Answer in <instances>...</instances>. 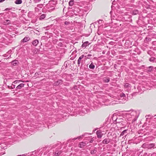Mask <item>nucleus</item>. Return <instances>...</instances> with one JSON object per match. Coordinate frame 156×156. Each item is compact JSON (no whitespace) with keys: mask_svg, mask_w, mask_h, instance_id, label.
<instances>
[{"mask_svg":"<svg viewBox=\"0 0 156 156\" xmlns=\"http://www.w3.org/2000/svg\"><path fill=\"white\" fill-rule=\"evenodd\" d=\"M142 147L143 148L148 149H151L152 148H156V143L150 144L145 143L142 145Z\"/></svg>","mask_w":156,"mask_h":156,"instance_id":"obj_1","label":"nucleus"},{"mask_svg":"<svg viewBox=\"0 0 156 156\" xmlns=\"http://www.w3.org/2000/svg\"><path fill=\"white\" fill-rule=\"evenodd\" d=\"M56 4V1L54 0H51L46 5V7L48 9L51 8V9H54L55 6Z\"/></svg>","mask_w":156,"mask_h":156,"instance_id":"obj_2","label":"nucleus"},{"mask_svg":"<svg viewBox=\"0 0 156 156\" xmlns=\"http://www.w3.org/2000/svg\"><path fill=\"white\" fill-rule=\"evenodd\" d=\"M112 141V139L109 138H106L104 139L102 141V143L104 144H107Z\"/></svg>","mask_w":156,"mask_h":156,"instance_id":"obj_3","label":"nucleus"},{"mask_svg":"<svg viewBox=\"0 0 156 156\" xmlns=\"http://www.w3.org/2000/svg\"><path fill=\"white\" fill-rule=\"evenodd\" d=\"M154 67L153 66H151L147 67L146 69V72L148 73L151 72L153 70Z\"/></svg>","mask_w":156,"mask_h":156,"instance_id":"obj_4","label":"nucleus"},{"mask_svg":"<svg viewBox=\"0 0 156 156\" xmlns=\"http://www.w3.org/2000/svg\"><path fill=\"white\" fill-rule=\"evenodd\" d=\"M97 137L98 138H101L102 136V134L101 133V132L100 130L97 131L96 132Z\"/></svg>","mask_w":156,"mask_h":156,"instance_id":"obj_5","label":"nucleus"},{"mask_svg":"<svg viewBox=\"0 0 156 156\" xmlns=\"http://www.w3.org/2000/svg\"><path fill=\"white\" fill-rule=\"evenodd\" d=\"M24 86V84L23 83H21L18 85L16 88V90H17L18 89H20L23 87Z\"/></svg>","mask_w":156,"mask_h":156,"instance_id":"obj_6","label":"nucleus"},{"mask_svg":"<svg viewBox=\"0 0 156 156\" xmlns=\"http://www.w3.org/2000/svg\"><path fill=\"white\" fill-rule=\"evenodd\" d=\"M86 144L85 142H82L80 143L78 145V146L79 147L81 148H82L84 147Z\"/></svg>","mask_w":156,"mask_h":156,"instance_id":"obj_7","label":"nucleus"},{"mask_svg":"<svg viewBox=\"0 0 156 156\" xmlns=\"http://www.w3.org/2000/svg\"><path fill=\"white\" fill-rule=\"evenodd\" d=\"M83 44H82L81 47H82L84 48L90 44V43L88 41H85L84 43L83 42Z\"/></svg>","mask_w":156,"mask_h":156,"instance_id":"obj_8","label":"nucleus"},{"mask_svg":"<svg viewBox=\"0 0 156 156\" xmlns=\"http://www.w3.org/2000/svg\"><path fill=\"white\" fill-rule=\"evenodd\" d=\"M62 81L61 80H59L55 82L54 85L55 86H58L60 84H62Z\"/></svg>","mask_w":156,"mask_h":156,"instance_id":"obj_9","label":"nucleus"},{"mask_svg":"<svg viewBox=\"0 0 156 156\" xmlns=\"http://www.w3.org/2000/svg\"><path fill=\"white\" fill-rule=\"evenodd\" d=\"M84 56L83 55H82L79 58L77 61L78 66H80L81 61V60L84 57Z\"/></svg>","mask_w":156,"mask_h":156,"instance_id":"obj_10","label":"nucleus"},{"mask_svg":"<svg viewBox=\"0 0 156 156\" xmlns=\"http://www.w3.org/2000/svg\"><path fill=\"white\" fill-rule=\"evenodd\" d=\"M139 14V11L137 9H134L133 10L132 14L133 15H137Z\"/></svg>","mask_w":156,"mask_h":156,"instance_id":"obj_11","label":"nucleus"},{"mask_svg":"<svg viewBox=\"0 0 156 156\" xmlns=\"http://www.w3.org/2000/svg\"><path fill=\"white\" fill-rule=\"evenodd\" d=\"M30 39V38L28 37H25L21 41L23 42H25L29 41Z\"/></svg>","mask_w":156,"mask_h":156,"instance_id":"obj_12","label":"nucleus"},{"mask_svg":"<svg viewBox=\"0 0 156 156\" xmlns=\"http://www.w3.org/2000/svg\"><path fill=\"white\" fill-rule=\"evenodd\" d=\"M128 131V129H125L124 130H123V131H122L120 135V136H123L125 135H127V131Z\"/></svg>","mask_w":156,"mask_h":156,"instance_id":"obj_13","label":"nucleus"},{"mask_svg":"<svg viewBox=\"0 0 156 156\" xmlns=\"http://www.w3.org/2000/svg\"><path fill=\"white\" fill-rule=\"evenodd\" d=\"M38 43H39V41H38V40H35L34 41L32 42V44L34 46H36L37 45V44Z\"/></svg>","mask_w":156,"mask_h":156,"instance_id":"obj_14","label":"nucleus"},{"mask_svg":"<svg viewBox=\"0 0 156 156\" xmlns=\"http://www.w3.org/2000/svg\"><path fill=\"white\" fill-rule=\"evenodd\" d=\"M108 135H111L112 136V138L113 139H115L116 138V134L115 133H113V135H112V133H108Z\"/></svg>","mask_w":156,"mask_h":156,"instance_id":"obj_15","label":"nucleus"},{"mask_svg":"<svg viewBox=\"0 0 156 156\" xmlns=\"http://www.w3.org/2000/svg\"><path fill=\"white\" fill-rule=\"evenodd\" d=\"M46 15L45 14H43L40 16L39 18V20H42L44 19L46 17Z\"/></svg>","mask_w":156,"mask_h":156,"instance_id":"obj_16","label":"nucleus"},{"mask_svg":"<svg viewBox=\"0 0 156 156\" xmlns=\"http://www.w3.org/2000/svg\"><path fill=\"white\" fill-rule=\"evenodd\" d=\"M61 153L62 151H56L55 152L54 155L55 156H59Z\"/></svg>","mask_w":156,"mask_h":156,"instance_id":"obj_17","label":"nucleus"},{"mask_svg":"<svg viewBox=\"0 0 156 156\" xmlns=\"http://www.w3.org/2000/svg\"><path fill=\"white\" fill-rule=\"evenodd\" d=\"M95 67V66L92 63H91L89 66V68L91 69H94Z\"/></svg>","mask_w":156,"mask_h":156,"instance_id":"obj_18","label":"nucleus"},{"mask_svg":"<svg viewBox=\"0 0 156 156\" xmlns=\"http://www.w3.org/2000/svg\"><path fill=\"white\" fill-rule=\"evenodd\" d=\"M12 65L13 66H16L18 63V61L17 60H14L12 62Z\"/></svg>","mask_w":156,"mask_h":156,"instance_id":"obj_19","label":"nucleus"},{"mask_svg":"<svg viewBox=\"0 0 156 156\" xmlns=\"http://www.w3.org/2000/svg\"><path fill=\"white\" fill-rule=\"evenodd\" d=\"M22 0H16L15 3L16 4H20L22 3Z\"/></svg>","mask_w":156,"mask_h":156,"instance_id":"obj_20","label":"nucleus"},{"mask_svg":"<svg viewBox=\"0 0 156 156\" xmlns=\"http://www.w3.org/2000/svg\"><path fill=\"white\" fill-rule=\"evenodd\" d=\"M15 84H14L13 83V82L12 83V86H11L10 87V86H8L9 88V89H10V88H11V89H14V88H15Z\"/></svg>","mask_w":156,"mask_h":156,"instance_id":"obj_21","label":"nucleus"},{"mask_svg":"<svg viewBox=\"0 0 156 156\" xmlns=\"http://www.w3.org/2000/svg\"><path fill=\"white\" fill-rule=\"evenodd\" d=\"M97 152V151L96 149L92 150L90 151V154H94L96 153Z\"/></svg>","mask_w":156,"mask_h":156,"instance_id":"obj_22","label":"nucleus"},{"mask_svg":"<svg viewBox=\"0 0 156 156\" xmlns=\"http://www.w3.org/2000/svg\"><path fill=\"white\" fill-rule=\"evenodd\" d=\"M156 59V58H155L151 57L149 59V60L151 62H154Z\"/></svg>","mask_w":156,"mask_h":156,"instance_id":"obj_23","label":"nucleus"},{"mask_svg":"<svg viewBox=\"0 0 156 156\" xmlns=\"http://www.w3.org/2000/svg\"><path fill=\"white\" fill-rule=\"evenodd\" d=\"M69 5L70 6H72L74 4V1L73 0L70 1L69 2Z\"/></svg>","mask_w":156,"mask_h":156,"instance_id":"obj_24","label":"nucleus"},{"mask_svg":"<svg viewBox=\"0 0 156 156\" xmlns=\"http://www.w3.org/2000/svg\"><path fill=\"white\" fill-rule=\"evenodd\" d=\"M10 13L11 14V16L13 17H16L17 16V15L16 14L13 12H11Z\"/></svg>","mask_w":156,"mask_h":156,"instance_id":"obj_25","label":"nucleus"},{"mask_svg":"<svg viewBox=\"0 0 156 156\" xmlns=\"http://www.w3.org/2000/svg\"><path fill=\"white\" fill-rule=\"evenodd\" d=\"M38 75H39V72H37L35 73L34 77H36V78H39V77L38 76Z\"/></svg>","mask_w":156,"mask_h":156,"instance_id":"obj_26","label":"nucleus"},{"mask_svg":"<svg viewBox=\"0 0 156 156\" xmlns=\"http://www.w3.org/2000/svg\"><path fill=\"white\" fill-rule=\"evenodd\" d=\"M43 6V4H39L37 5V7L40 8H42Z\"/></svg>","mask_w":156,"mask_h":156,"instance_id":"obj_27","label":"nucleus"},{"mask_svg":"<svg viewBox=\"0 0 156 156\" xmlns=\"http://www.w3.org/2000/svg\"><path fill=\"white\" fill-rule=\"evenodd\" d=\"M39 52V51L38 49L35 48L34 50V53H35V54H37Z\"/></svg>","mask_w":156,"mask_h":156,"instance_id":"obj_28","label":"nucleus"},{"mask_svg":"<svg viewBox=\"0 0 156 156\" xmlns=\"http://www.w3.org/2000/svg\"><path fill=\"white\" fill-rule=\"evenodd\" d=\"M145 40L149 42L151 40V38L149 37H146L145 38Z\"/></svg>","mask_w":156,"mask_h":156,"instance_id":"obj_29","label":"nucleus"},{"mask_svg":"<svg viewBox=\"0 0 156 156\" xmlns=\"http://www.w3.org/2000/svg\"><path fill=\"white\" fill-rule=\"evenodd\" d=\"M20 81H21L20 80H15L13 82V83L15 84H17V83H19Z\"/></svg>","mask_w":156,"mask_h":156,"instance_id":"obj_30","label":"nucleus"},{"mask_svg":"<svg viewBox=\"0 0 156 156\" xmlns=\"http://www.w3.org/2000/svg\"><path fill=\"white\" fill-rule=\"evenodd\" d=\"M130 86V84H129L128 83H126L125 84L124 86H125V87L129 88V87Z\"/></svg>","mask_w":156,"mask_h":156,"instance_id":"obj_31","label":"nucleus"},{"mask_svg":"<svg viewBox=\"0 0 156 156\" xmlns=\"http://www.w3.org/2000/svg\"><path fill=\"white\" fill-rule=\"evenodd\" d=\"M83 136V135H82V136H78V137H77L76 138H75L73 139V140H76V139H79L80 138H81V137Z\"/></svg>","mask_w":156,"mask_h":156,"instance_id":"obj_32","label":"nucleus"},{"mask_svg":"<svg viewBox=\"0 0 156 156\" xmlns=\"http://www.w3.org/2000/svg\"><path fill=\"white\" fill-rule=\"evenodd\" d=\"M41 1V0H34L33 1L34 3H37Z\"/></svg>","mask_w":156,"mask_h":156,"instance_id":"obj_33","label":"nucleus"},{"mask_svg":"<svg viewBox=\"0 0 156 156\" xmlns=\"http://www.w3.org/2000/svg\"><path fill=\"white\" fill-rule=\"evenodd\" d=\"M70 23V22H69L66 21L64 22V24L66 25H68Z\"/></svg>","mask_w":156,"mask_h":156,"instance_id":"obj_34","label":"nucleus"},{"mask_svg":"<svg viewBox=\"0 0 156 156\" xmlns=\"http://www.w3.org/2000/svg\"><path fill=\"white\" fill-rule=\"evenodd\" d=\"M120 97H126V95L124 93H122L120 94Z\"/></svg>","mask_w":156,"mask_h":156,"instance_id":"obj_35","label":"nucleus"},{"mask_svg":"<svg viewBox=\"0 0 156 156\" xmlns=\"http://www.w3.org/2000/svg\"><path fill=\"white\" fill-rule=\"evenodd\" d=\"M12 9V8H7L4 10L5 11H7V10H11Z\"/></svg>","mask_w":156,"mask_h":156,"instance_id":"obj_36","label":"nucleus"},{"mask_svg":"<svg viewBox=\"0 0 156 156\" xmlns=\"http://www.w3.org/2000/svg\"><path fill=\"white\" fill-rule=\"evenodd\" d=\"M110 81V79L109 78H108L105 80V82L106 83H108Z\"/></svg>","mask_w":156,"mask_h":156,"instance_id":"obj_37","label":"nucleus"},{"mask_svg":"<svg viewBox=\"0 0 156 156\" xmlns=\"http://www.w3.org/2000/svg\"><path fill=\"white\" fill-rule=\"evenodd\" d=\"M3 24L4 25H9V23L7 22V21L4 22H3Z\"/></svg>","mask_w":156,"mask_h":156,"instance_id":"obj_38","label":"nucleus"},{"mask_svg":"<svg viewBox=\"0 0 156 156\" xmlns=\"http://www.w3.org/2000/svg\"><path fill=\"white\" fill-rule=\"evenodd\" d=\"M5 21H7L9 24L11 23L10 21L9 20H5Z\"/></svg>","mask_w":156,"mask_h":156,"instance_id":"obj_39","label":"nucleus"},{"mask_svg":"<svg viewBox=\"0 0 156 156\" xmlns=\"http://www.w3.org/2000/svg\"><path fill=\"white\" fill-rule=\"evenodd\" d=\"M47 148V147H43L42 148V150H43V151L46 150Z\"/></svg>","mask_w":156,"mask_h":156,"instance_id":"obj_40","label":"nucleus"},{"mask_svg":"<svg viewBox=\"0 0 156 156\" xmlns=\"http://www.w3.org/2000/svg\"><path fill=\"white\" fill-rule=\"evenodd\" d=\"M92 56V55H90V54H88V55H87V57H90V56Z\"/></svg>","mask_w":156,"mask_h":156,"instance_id":"obj_41","label":"nucleus"},{"mask_svg":"<svg viewBox=\"0 0 156 156\" xmlns=\"http://www.w3.org/2000/svg\"><path fill=\"white\" fill-rule=\"evenodd\" d=\"M85 60H87V59H90V58L88 57H86V56H85Z\"/></svg>","mask_w":156,"mask_h":156,"instance_id":"obj_42","label":"nucleus"},{"mask_svg":"<svg viewBox=\"0 0 156 156\" xmlns=\"http://www.w3.org/2000/svg\"><path fill=\"white\" fill-rule=\"evenodd\" d=\"M39 10V9L38 8L36 7L35 8V11H37V10Z\"/></svg>","mask_w":156,"mask_h":156,"instance_id":"obj_43","label":"nucleus"},{"mask_svg":"<svg viewBox=\"0 0 156 156\" xmlns=\"http://www.w3.org/2000/svg\"><path fill=\"white\" fill-rule=\"evenodd\" d=\"M25 154H22V155H18L17 156H25Z\"/></svg>","mask_w":156,"mask_h":156,"instance_id":"obj_44","label":"nucleus"},{"mask_svg":"<svg viewBox=\"0 0 156 156\" xmlns=\"http://www.w3.org/2000/svg\"><path fill=\"white\" fill-rule=\"evenodd\" d=\"M93 140H93L92 139L90 141V143H92Z\"/></svg>","mask_w":156,"mask_h":156,"instance_id":"obj_45","label":"nucleus"},{"mask_svg":"<svg viewBox=\"0 0 156 156\" xmlns=\"http://www.w3.org/2000/svg\"><path fill=\"white\" fill-rule=\"evenodd\" d=\"M5 0H0V2H2L5 1Z\"/></svg>","mask_w":156,"mask_h":156,"instance_id":"obj_46","label":"nucleus"},{"mask_svg":"<svg viewBox=\"0 0 156 156\" xmlns=\"http://www.w3.org/2000/svg\"><path fill=\"white\" fill-rule=\"evenodd\" d=\"M45 37L44 36H42L41 37V38L42 39H44V38H45Z\"/></svg>","mask_w":156,"mask_h":156,"instance_id":"obj_47","label":"nucleus"},{"mask_svg":"<svg viewBox=\"0 0 156 156\" xmlns=\"http://www.w3.org/2000/svg\"><path fill=\"white\" fill-rule=\"evenodd\" d=\"M41 75V73H40L39 72V75Z\"/></svg>","mask_w":156,"mask_h":156,"instance_id":"obj_48","label":"nucleus"},{"mask_svg":"<svg viewBox=\"0 0 156 156\" xmlns=\"http://www.w3.org/2000/svg\"><path fill=\"white\" fill-rule=\"evenodd\" d=\"M4 14V13H0V15H2Z\"/></svg>","mask_w":156,"mask_h":156,"instance_id":"obj_49","label":"nucleus"},{"mask_svg":"<svg viewBox=\"0 0 156 156\" xmlns=\"http://www.w3.org/2000/svg\"><path fill=\"white\" fill-rule=\"evenodd\" d=\"M45 34H48V32H45Z\"/></svg>","mask_w":156,"mask_h":156,"instance_id":"obj_50","label":"nucleus"},{"mask_svg":"<svg viewBox=\"0 0 156 156\" xmlns=\"http://www.w3.org/2000/svg\"><path fill=\"white\" fill-rule=\"evenodd\" d=\"M116 64H115L114 65V67H116Z\"/></svg>","mask_w":156,"mask_h":156,"instance_id":"obj_51","label":"nucleus"},{"mask_svg":"<svg viewBox=\"0 0 156 156\" xmlns=\"http://www.w3.org/2000/svg\"><path fill=\"white\" fill-rule=\"evenodd\" d=\"M74 11L73 12H74V13L75 14V10H74Z\"/></svg>","mask_w":156,"mask_h":156,"instance_id":"obj_52","label":"nucleus"},{"mask_svg":"<svg viewBox=\"0 0 156 156\" xmlns=\"http://www.w3.org/2000/svg\"><path fill=\"white\" fill-rule=\"evenodd\" d=\"M154 69H155V70H156V67H155L154 68Z\"/></svg>","mask_w":156,"mask_h":156,"instance_id":"obj_53","label":"nucleus"},{"mask_svg":"<svg viewBox=\"0 0 156 156\" xmlns=\"http://www.w3.org/2000/svg\"><path fill=\"white\" fill-rule=\"evenodd\" d=\"M41 45H42V43H41Z\"/></svg>","mask_w":156,"mask_h":156,"instance_id":"obj_54","label":"nucleus"},{"mask_svg":"<svg viewBox=\"0 0 156 156\" xmlns=\"http://www.w3.org/2000/svg\"><path fill=\"white\" fill-rule=\"evenodd\" d=\"M147 118H146V119L147 120Z\"/></svg>","mask_w":156,"mask_h":156,"instance_id":"obj_55","label":"nucleus"},{"mask_svg":"<svg viewBox=\"0 0 156 156\" xmlns=\"http://www.w3.org/2000/svg\"><path fill=\"white\" fill-rule=\"evenodd\" d=\"M134 156L133 155V156Z\"/></svg>","mask_w":156,"mask_h":156,"instance_id":"obj_56","label":"nucleus"},{"mask_svg":"<svg viewBox=\"0 0 156 156\" xmlns=\"http://www.w3.org/2000/svg\"><path fill=\"white\" fill-rule=\"evenodd\" d=\"M1 94V93L0 92V94Z\"/></svg>","mask_w":156,"mask_h":156,"instance_id":"obj_57","label":"nucleus"}]
</instances>
